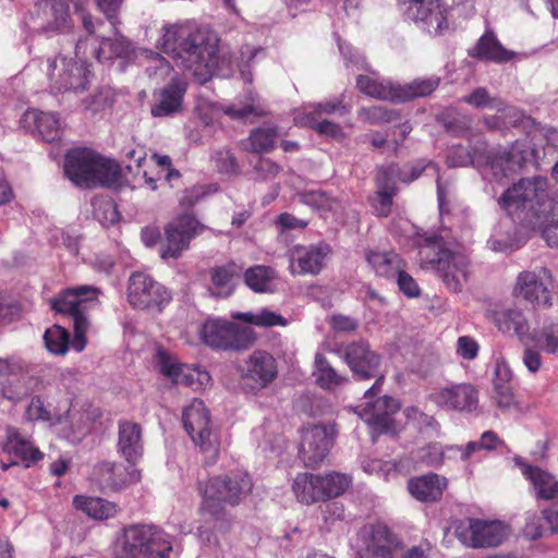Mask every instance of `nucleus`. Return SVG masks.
<instances>
[{"mask_svg": "<svg viewBox=\"0 0 558 558\" xmlns=\"http://www.w3.org/2000/svg\"><path fill=\"white\" fill-rule=\"evenodd\" d=\"M114 39L102 38L100 41L94 37L85 38L87 48L90 47V53L98 61L105 62L113 58H126L133 51V46L125 37L119 35Z\"/></svg>", "mask_w": 558, "mask_h": 558, "instance_id": "29", "label": "nucleus"}, {"mask_svg": "<svg viewBox=\"0 0 558 558\" xmlns=\"http://www.w3.org/2000/svg\"><path fill=\"white\" fill-rule=\"evenodd\" d=\"M320 474L300 473L295 476L292 490L296 499L305 505L324 501Z\"/></svg>", "mask_w": 558, "mask_h": 558, "instance_id": "33", "label": "nucleus"}, {"mask_svg": "<svg viewBox=\"0 0 558 558\" xmlns=\"http://www.w3.org/2000/svg\"><path fill=\"white\" fill-rule=\"evenodd\" d=\"M463 101L475 108L496 109L502 105V100L492 97L485 87H477L471 94L463 97Z\"/></svg>", "mask_w": 558, "mask_h": 558, "instance_id": "59", "label": "nucleus"}, {"mask_svg": "<svg viewBox=\"0 0 558 558\" xmlns=\"http://www.w3.org/2000/svg\"><path fill=\"white\" fill-rule=\"evenodd\" d=\"M428 399L438 408L458 412H472L478 405V392L471 384H457L429 393Z\"/></svg>", "mask_w": 558, "mask_h": 558, "instance_id": "20", "label": "nucleus"}, {"mask_svg": "<svg viewBox=\"0 0 558 558\" xmlns=\"http://www.w3.org/2000/svg\"><path fill=\"white\" fill-rule=\"evenodd\" d=\"M256 340V335L252 327L229 324L228 343L226 350L242 351L251 348Z\"/></svg>", "mask_w": 558, "mask_h": 558, "instance_id": "50", "label": "nucleus"}, {"mask_svg": "<svg viewBox=\"0 0 558 558\" xmlns=\"http://www.w3.org/2000/svg\"><path fill=\"white\" fill-rule=\"evenodd\" d=\"M367 262L378 276L385 278H396L403 268L401 257L393 252H369Z\"/></svg>", "mask_w": 558, "mask_h": 558, "instance_id": "41", "label": "nucleus"}, {"mask_svg": "<svg viewBox=\"0 0 558 558\" xmlns=\"http://www.w3.org/2000/svg\"><path fill=\"white\" fill-rule=\"evenodd\" d=\"M95 476L102 489L121 490L130 484L141 480V473L136 469L128 470L122 464L101 462L95 470Z\"/></svg>", "mask_w": 558, "mask_h": 558, "instance_id": "25", "label": "nucleus"}, {"mask_svg": "<svg viewBox=\"0 0 558 558\" xmlns=\"http://www.w3.org/2000/svg\"><path fill=\"white\" fill-rule=\"evenodd\" d=\"M276 138V128H257L251 132L247 138V149L258 154L270 151L275 146Z\"/></svg>", "mask_w": 558, "mask_h": 558, "instance_id": "53", "label": "nucleus"}, {"mask_svg": "<svg viewBox=\"0 0 558 558\" xmlns=\"http://www.w3.org/2000/svg\"><path fill=\"white\" fill-rule=\"evenodd\" d=\"M70 405L65 401L63 410H51L46 405L45 401L39 396H34L26 408L25 415L29 421H41L49 425L61 424L69 414Z\"/></svg>", "mask_w": 558, "mask_h": 558, "instance_id": "37", "label": "nucleus"}, {"mask_svg": "<svg viewBox=\"0 0 558 558\" xmlns=\"http://www.w3.org/2000/svg\"><path fill=\"white\" fill-rule=\"evenodd\" d=\"M482 162V151L475 149L471 153L461 145H453L449 148L447 163L450 167H466L469 165H480Z\"/></svg>", "mask_w": 558, "mask_h": 558, "instance_id": "56", "label": "nucleus"}, {"mask_svg": "<svg viewBox=\"0 0 558 558\" xmlns=\"http://www.w3.org/2000/svg\"><path fill=\"white\" fill-rule=\"evenodd\" d=\"M74 506L96 520L113 518L118 512V506L99 497L75 496Z\"/></svg>", "mask_w": 558, "mask_h": 558, "instance_id": "39", "label": "nucleus"}, {"mask_svg": "<svg viewBox=\"0 0 558 558\" xmlns=\"http://www.w3.org/2000/svg\"><path fill=\"white\" fill-rule=\"evenodd\" d=\"M398 410V401L395 398L384 396L372 403L366 402L359 415L374 430L388 433L393 429V415Z\"/></svg>", "mask_w": 558, "mask_h": 558, "instance_id": "24", "label": "nucleus"}, {"mask_svg": "<svg viewBox=\"0 0 558 558\" xmlns=\"http://www.w3.org/2000/svg\"><path fill=\"white\" fill-rule=\"evenodd\" d=\"M357 88L365 95L381 100H390L398 102L399 84H395L389 80L360 75L356 81Z\"/></svg>", "mask_w": 558, "mask_h": 558, "instance_id": "34", "label": "nucleus"}, {"mask_svg": "<svg viewBox=\"0 0 558 558\" xmlns=\"http://www.w3.org/2000/svg\"><path fill=\"white\" fill-rule=\"evenodd\" d=\"M531 338L541 351L558 355V324H550L535 329Z\"/></svg>", "mask_w": 558, "mask_h": 558, "instance_id": "51", "label": "nucleus"}, {"mask_svg": "<svg viewBox=\"0 0 558 558\" xmlns=\"http://www.w3.org/2000/svg\"><path fill=\"white\" fill-rule=\"evenodd\" d=\"M0 395L13 403L22 401L28 395V388L20 378L0 383Z\"/></svg>", "mask_w": 558, "mask_h": 558, "instance_id": "60", "label": "nucleus"}, {"mask_svg": "<svg viewBox=\"0 0 558 558\" xmlns=\"http://www.w3.org/2000/svg\"><path fill=\"white\" fill-rule=\"evenodd\" d=\"M250 102L243 106H236V105H213L211 110L214 116H218L220 112L229 116L231 119L240 120L248 117L250 114H257L260 116L263 111L259 109V107L256 105L257 97L250 94L248 98Z\"/></svg>", "mask_w": 558, "mask_h": 558, "instance_id": "54", "label": "nucleus"}, {"mask_svg": "<svg viewBox=\"0 0 558 558\" xmlns=\"http://www.w3.org/2000/svg\"><path fill=\"white\" fill-rule=\"evenodd\" d=\"M513 461L520 469L523 477L530 483L534 497L537 500H554L558 498V480L555 474L527 463L521 457H514Z\"/></svg>", "mask_w": 558, "mask_h": 558, "instance_id": "23", "label": "nucleus"}, {"mask_svg": "<svg viewBox=\"0 0 558 558\" xmlns=\"http://www.w3.org/2000/svg\"><path fill=\"white\" fill-rule=\"evenodd\" d=\"M498 204L525 226L539 223L542 215L558 208V199L548 194L547 179L541 175L521 179L502 193Z\"/></svg>", "mask_w": 558, "mask_h": 558, "instance_id": "3", "label": "nucleus"}, {"mask_svg": "<svg viewBox=\"0 0 558 558\" xmlns=\"http://www.w3.org/2000/svg\"><path fill=\"white\" fill-rule=\"evenodd\" d=\"M171 299L170 291L148 274L138 271L129 278L128 300L134 308L160 312Z\"/></svg>", "mask_w": 558, "mask_h": 558, "instance_id": "11", "label": "nucleus"}, {"mask_svg": "<svg viewBox=\"0 0 558 558\" xmlns=\"http://www.w3.org/2000/svg\"><path fill=\"white\" fill-rule=\"evenodd\" d=\"M440 83L438 76H430L426 78H416L411 83L401 85L399 84L398 90V102H404L412 100L416 97H425L430 95Z\"/></svg>", "mask_w": 558, "mask_h": 558, "instance_id": "44", "label": "nucleus"}, {"mask_svg": "<svg viewBox=\"0 0 558 558\" xmlns=\"http://www.w3.org/2000/svg\"><path fill=\"white\" fill-rule=\"evenodd\" d=\"M378 192L374 199V208L377 215L386 217L390 213L395 194V182L389 177L383 175L380 168L377 177Z\"/></svg>", "mask_w": 558, "mask_h": 558, "instance_id": "48", "label": "nucleus"}, {"mask_svg": "<svg viewBox=\"0 0 558 558\" xmlns=\"http://www.w3.org/2000/svg\"><path fill=\"white\" fill-rule=\"evenodd\" d=\"M407 418L414 423L421 432L428 435H437L439 433V423L430 415L420 411L415 407H409L404 410Z\"/></svg>", "mask_w": 558, "mask_h": 558, "instance_id": "57", "label": "nucleus"}, {"mask_svg": "<svg viewBox=\"0 0 558 558\" xmlns=\"http://www.w3.org/2000/svg\"><path fill=\"white\" fill-rule=\"evenodd\" d=\"M186 84L177 77H171L170 83L154 94L151 114L154 117H170L182 109L183 96Z\"/></svg>", "mask_w": 558, "mask_h": 558, "instance_id": "26", "label": "nucleus"}, {"mask_svg": "<svg viewBox=\"0 0 558 558\" xmlns=\"http://www.w3.org/2000/svg\"><path fill=\"white\" fill-rule=\"evenodd\" d=\"M64 172L81 187L110 186L120 178V168L116 162L87 148L72 149L66 154Z\"/></svg>", "mask_w": 558, "mask_h": 558, "instance_id": "5", "label": "nucleus"}, {"mask_svg": "<svg viewBox=\"0 0 558 558\" xmlns=\"http://www.w3.org/2000/svg\"><path fill=\"white\" fill-rule=\"evenodd\" d=\"M361 549L377 558H395V551L400 546L398 536L381 521L364 524L357 532Z\"/></svg>", "mask_w": 558, "mask_h": 558, "instance_id": "13", "label": "nucleus"}, {"mask_svg": "<svg viewBox=\"0 0 558 558\" xmlns=\"http://www.w3.org/2000/svg\"><path fill=\"white\" fill-rule=\"evenodd\" d=\"M480 344L470 336H461L457 340V354L463 360L472 361L477 357Z\"/></svg>", "mask_w": 558, "mask_h": 558, "instance_id": "64", "label": "nucleus"}, {"mask_svg": "<svg viewBox=\"0 0 558 558\" xmlns=\"http://www.w3.org/2000/svg\"><path fill=\"white\" fill-rule=\"evenodd\" d=\"M4 451L14 457L11 464L23 462L26 468L43 459L44 454L27 438L16 430H9L3 447Z\"/></svg>", "mask_w": 558, "mask_h": 558, "instance_id": "31", "label": "nucleus"}, {"mask_svg": "<svg viewBox=\"0 0 558 558\" xmlns=\"http://www.w3.org/2000/svg\"><path fill=\"white\" fill-rule=\"evenodd\" d=\"M529 151L518 144L510 148L493 147L482 151V172L485 178L502 180L517 172L526 161Z\"/></svg>", "mask_w": 558, "mask_h": 558, "instance_id": "12", "label": "nucleus"}, {"mask_svg": "<svg viewBox=\"0 0 558 558\" xmlns=\"http://www.w3.org/2000/svg\"><path fill=\"white\" fill-rule=\"evenodd\" d=\"M94 215L102 225H112L119 220V211L116 205L109 199H97L93 202Z\"/></svg>", "mask_w": 558, "mask_h": 558, "instance_id": "62", "label": "nucleus"}, {"mask_svg": "<svg viewBox=\"0 0 558 558\" xmlns=\"http://www.w3.org/2000/svg\"><path fill=\"white\" fill-rule=\"evenodd\" d=\"M70 335L68 330L60 326H53L46 330L44 335L45 345L49 352L63 355L69 350Z\"/></svg>", "mask_w": 558, "mask_h": 558, "instance_id": "55", "label": "nucleus"}, {"mask_svg": "<svg viewBox=\"0 0 558 558\" xmlns=\"http://www.w3.org/2000/svg\"><path fill=\"white\" fill-rule=\"evenodd\" d=\"M183 426L192 441L211 461H216L219 452V439L213 429L209 412L204 402L194 399L182 413Z\"/></svg>", "mask_w": 558, "mask_h": 558, "instance_id": "9", "label": "nucleus"}, {"mask_svg": "<svg viewBox=\"0 0 558 558\" xmlns=\"http://www.w3.org/2000/svg\"><path fill=\"white\" fill-rule=\"evenodd\" d=\"M242 268L235 263L211 269L213 293L218 296H229L240 277Z\"/></svg>", "mask_w": 558, "mask_h": 558, "instance_id": "38", "label": "nucleus"}, {"mask_svg": "<svg viewBox=\"0 0 558 558\" xmlns=\"http://www.w3.org/2000/svg\"><path fill=\"white\" fill-rule=\"evenodd\" d=\"M294 122L296 125L314 129L320 135L331 138H341L343 136L339 124L326 119H318L313 112H295Z\"/></svg>", "mask_w": 558, "mask_h": 558, "instance_id": "45", "label": "nucleus"}, {"mask_svg": "<svg viewBox=\"0 0 558 558\" xmlns=\"http://www.w3.org/2000/svg\"><path fill=\"white\" fill-rule=\"evenodd\" d=\"M494 322L499 330L513 332L522 338L527 332V322L522 311L514 307L501 308L494 312Z\"/></svg>", "mask_w": 558, "mask_h": 558, "instance_id": "40", "label": "nucleus"}, {"mask_svg": "<svg viewBox=\"0 0 558 558\" xmlns=\"http://www.w3.org/2000/svg\"><path fill=\"white\" fill-rule=\"evenodd\" d=\"M100 291L94 286H77L63 290L58 298L51 300V307L68 314L73 320L74 337L71 342L76 352L84 350L86 333L89 329V319L86 311L98 304Z\"/></svg>", "mask_w": 558, "mask_h": 558, "instance_id": "8", "label": "nucleus"}, {"mask_svg": "<svg viewBox=\"0 0 558 558\" xmlns=\"http://www.w3.org/2000/svg\"><path fill=\"white\" fill-rule=\"evenodd\" d=\"M331 254L329 244H295L287 251L289 270L293 276H316L325 267L326 259Z\"/></svg>", "mask_w": 558, "mask_h": 558, "instance_id": "14", "label": "nucleus"}, {"mask_svg": "<svg viewBox=\"0 0 558 558\" xmlns=\"http://www.w3.org/2000/svg\"><path fill=\"white\" fill-rule=\"evenodd\" d=\"M423 268L433 270L452 292H459L469 279V259L451 250L441 235L425 233L415 240Z\"/></svg>", "mask_w": 558, "mask_h": 558, "instance_id": "2", "label": "nucleus"}, {"mask_svg": "<svg viewBox=\"0 0 558 558\" xmlns=\"http://www.w3.org/2000/svg\"><path fill=\"white\" fill-rule=\"evenodd\" d=\"M36 14L41 20L45 33L61 31L68 26L69 7L65 0H39L36 3Z\"/></svg>", "mask_w": 558, "mask_h": 558, "instance_id": "28", "label": "nucleus"}, {"mask_svg": "<svg viewBox=\"0 0 558 558\" xmlns=\"http://www.w3.org/2000/svg\"><path fill=\"white\" fill-rule=\"evenodd\" d=\"M447 487V480L435 473L411 478L408 484L410 494L420 501L438 500Z\"/></svg>", "mask_w": 558, "mask_h": 558, "instance_id": "32", "label": "nucleus"}, {"mask_svg": "<svg viewBox=\"0 0 558 558\" xmlns=\"http://www.w3.org/2000/svg\"><path fill=\"white\" fill-rule=\"evenodd\" d=\"M87 41H77L75 58L58 54L47 59L45 71L53 93H82L87 89L90 83V71L85 60Z\"/></svg>", "mask_w": 558, "mask_h": 558, "instance_id": "7", "label": "nucleus"}, {"mask_svg": "<svg viewBox=\"0 0 558 558\" xmlns=\"http://www.w3.org/2000/svg\"><path fill=\"white\" fill-rule=\"evenodd\" d=\"M157 48L201 83L213 75L227 76L232 71L231 60L219 56L216 35L192 23L165 25L157 39Z\"/></svg>", "mask_w": 558, "mask_h": 558, "instance_id": "1", "label": "nucleus"}, {"mask_svg": "<svg viewBox=\"0 0 558 558\" xmlns=\"http://www.w3.org/2000/svg\"><path fill=\"white\" fill-rule=\"evenodd\" d=\"M522 533L524 537L531 541L546 536L547 529L545 526L543 514L527 513Z\"/></svg>", "mask_w": 558, "mask_h": 558, "instance_id": "61", "label": "nucleus"}, {"mask_svg": "<svg viewBox=\"0 0 558 558\" xmlns=\"http://www.w3.org/2000/svg\"><path fill=\"white\" fill-rule=\"evenodd\" d=\"M252 478L247 473L234 472L210 477L198 484L202 495L201 511L215 520H226V506H236L251 493Z\"/></svg>", "mask_w": 558, "mask_h": 558, "instance_id": "4", "label": "nucleus"}, {"mask_svg": "<svg viewBox=\"0 0 558 558\" xmlns=\"http://www.w3.org/2000/svg\"><path fill=\"white\" fill-rule=\"evenodd\" d=\"M302 112H313L316 117H318V119H323V114L339 113V116H345L349 112V109L345 105H343L341 98H335L317 104H311L304 107Z\"/></svg>", "mask_w": 558, "mask_h": 558, "instance_id": "58", "label": "nucleus"}, {"mask_svg": "<svg viewBox=\"0 0 558 558\" xmlns=\"http://www.w3.org/2000/svg\"><path fill=\"white\" fill-rule=\"evenodd\" d=\"M203 230L204 226L194 216L185 214L178 217L166 228V241L160 247L161 258H178L187 248L191 239Z\"/></svg>", "mask_w": 558, "mask_h": 558, "instance_id": "17", "label": "nucleus"}, {"mask_svg": "<svg viewBox=\"0 0 558 558\" xmlns=\"http://www.w3.org/2000/svg\"><path fill=\"white\" fill-rule=\"evenodd\" d=\"M457 538L470 548H489L500 545L508 536V526L500 521L466 518L454 525Z\"/></svg>", "mask_w": 558, "mask_h": 558, "instance_id": "10", "label": "nucleus"}, {"mask_svg": "<svg viewBox=\"0 0 558 558\" xmlns=\"http://www.w3.org/2000/svg\"><path fill=\"white\" fill-rule=\"evenodd\" d=\"M118 452L131 464L142 458L144 445L140 424L131 421L119 423Z\"/></svg>", "mask_w": 558, "mask_h": 558, "instance_id": "27", "label": "nucleus"}, {"mask_svg": "<svg viewBox=\"0 0 558 558\" xmlns=\"http://www.w3.org/2000/svg\"><path fill=\"white\" fill-rule=\"evenodd\" d=\"M230 322L221 319L207 320L202 328V338L207 345L226 350Z\"/></svg>", "mask_w": 558, "mask_h": 558, "instance_id": "47", "label": "nucleus"}, {"mask_svg": "<svg viewBox=\"0 0 558 558\" xmlns=\"http://www.w3.org/2000/svg\"><path fill=\"white\" fill-rule=\"evenodd\" d=\"M383 169V175L389 177L395 183L396 181L410 183L416 180L424 170H433L434 173L438 172V166L433 162H426L424 160H418L413 165H405L400 167L398 165H390Z\"/></svg>", "mask_w": 558, "mask_h": 558, "instance_id": "42", "label": "nucleus"}, {"mask_svg": "<svg viewBox=\"0 0 558 558\" xmlns=\"http://www.w3.org/2000/svg\"><path fill=\"white\" fill-rule=\"evenodd\" d=\"M408 16L428 34L438 35L448 27L447 9L439 0H402Z\"/></svg>", "mask_w": 558, "mask_h": 558, "instance_id": "19", "label": "nucleus"}, {"mask_svg": "<svg viewBox=\"0 0 558 558\" xmlns=\"http://www.w3.org/2000/svg\"><path fill=\"white\" fill-rule=\"evenodd\" d=\"M323 499H331L342 495L351 485L352 478L343 473L330 472L320 475Z\"/></svg>", "mask_w": 558, "mask_h": 558, "instance_id": "49", "label": "nucleus"}, {"mask_svg": "<svg viewBox=\"0 0 558 558\" xmlns=\"http://www.w3.org/2000/svg\"><path fill=\"white\" fill-rule=\"evenodd\" d=\"M155 365L159 373L172 383L191 387L194 390L204 389L211 380L207 371L194 365L180 364L162 350L157 351Z\"/></svg>", "mask_w": 558, "mask_h": 558, "instance_id": "16", "label": "nucleus"}, {"mask_svg": "<svg viewBox=\"0 0 558 558\" xmlns=\"http://www.w3.org/2000/svg\"><path fill=\"white\" fill-rule=\"evenodd\" d=\"M469 56L480 60L505 63L510 61L514 52L506 49L496 35L488 31L483 34L476 45L469 50Z\"/></svg>", "mask_w": 558, "mask_h": 558, "instance_id": "30", "label": "nucleus"}, {"mask_svg": "<svg viewBox=\"0 0 558 558\" xmlns=\"http://www.w3.org/2000/svg\"><path fill=\"white\" fill-rule=\"evenodd\" d=\"M275 279V270L263 265L253 266L244 272L245 284L257 293L271 291Z\"/></svg>", "mask_w": 558, "mask_h": 558, "instance_id": "46", "label": "nucleus"}, {"mask_svg": "<svg viewBox=\"0 0 558 558\" xmlns=\"http://www.w3.org/2000/svg\"><path fill=\"white\" fill-rule=\"evenodd\" d=\"M313 376L316 384L325 390H333L347 381V378L340 375L320 353L315 355Z\"/></svg>", "mask_w": 558, "mask_h": 558, "instance_id": "43", "label": "nucleus"}, {"mask_svg": "<svg viewBox=\"0 0 558 558\" xmlns=\"http://www.w3.org/2000/svg\"><path fill=\"white\" fill-rule=\"evenodd\" d=\"M232 317L259 327L286 326L287 324L283 316L267 308H263L258 313H233Z\"/></svg>", "mask_w": 558, "mask_h": 558, "instance_id": "52", "label": "nucleus"}, {"mask_svg": "<svg viewBox=\"0 0 558 558\" xmlns=\"http://www.w3.org/2000/svg\"><path fill=\"white\" fill-rule=\"evenodd\" d=\"M547 272L545 269L539 271H522L519 274L513 294L533 306H548L551 304L550 291L545 282Z\"/></svg>", "mask_w": 558, "mask_h": 558, "instance_id": "21", "label": "nucleus"}, {"mask_svg": "<svg viewBox=\"0 0 558 558\" xmlns=\"http://www.w3.org/2000/svg\"><path fill=\"white\" fill-rule=\"evenodd\" d=\"M173 536L154 524H130L117 541L119 558H169L173 551Z\"/></svg>", "mask_w": 558, "mask_h": 558, "instance_id": "6", "label": "nucleus"}, {"mask_svg": "<svg viewBox=\"0 0 558 558\" xmlns=\"http://www.w3.org/2000/svg\"><path fill=\"white\" fill-rule=\"evenodd\" d=\"M26 123L33 122L38 134L46 142H54L60 138L61 129L59 118L50 112H41L35 109L24 113Z\"/></svg>", "mask_w": 558, "mask_h": 558, "instance_id": "36", "label": "nucleus"}, {"mask_svg": "<svg viewBox=\"0 0 558 558\" xmlns=\"http://www.w3.org/2000/svg\"><path fill=\"white\" fill-rule=\"evenodd\" d=\"M335 436L332 425H313L303 429L299 456L307 468H316L324 461Z\"/></svg>", "mask_w": 558, "mask_h": 558, "instance_id": "15", "label": "nucleus"}, {"mask_svg": "<svg viewBox=\"0 0 558 558\" xmlns=\"http://www.w3.org/2000/svg\"><path fill=\"white\" fill-rule=\"evenodd\" d=\"M300 201L314 208L315 210L326 215L330 213L336 220H343V211L345 206L337 198L330 197L323 191H307L300 194Z\"/></svg>", "mask_w": 558, "mask_h": 558, "instance_id": "35", "label": "nucleus"}, {"mask_svg": "<svg viewBox=\"0 0 558 558\" xmlns=\"http://www.w3.org/2000/svg\"><path fill=\"white\" fill-rule=\"evenodd\" d=\"M243 386L250 391L267 387L277 376L275 357L262 350H255L240 368Z\"/></svg>", "mask_w": 558, "mask_h": 558, "instance_id": "18", "label": "nucleus"}, {"mask_svg": "<svg viewBox=\"0 0 558 558\" xmlns=\"http://www.w3.org/2000/svg\"><path fill=\"white\" fill-rule=\"evenodd\" d=\"M343 359L359 379H369L377 376L380 355L369 348L365 341L348 344L343 349Z\"/></svg>", "mask_w": 558, "mask_h": 558, "instance_id": "22", "label": "nucleus"}, {"mask_svg": "<svg viewBox=\"0 0 558 558\" xmlns=\"http://www.w3.org/2000/svg\"><path fill=\"white\" fill-rule=\"evenodd\" d=\"M171 71V65L162 56L154 52L150 53V64L146 68L149 77L161 81L167 78Z\"/></svg>", "mask_w": 558, "mask_h": 558, "instance_id": "63", "label": "nucleus"}]
</instances>
